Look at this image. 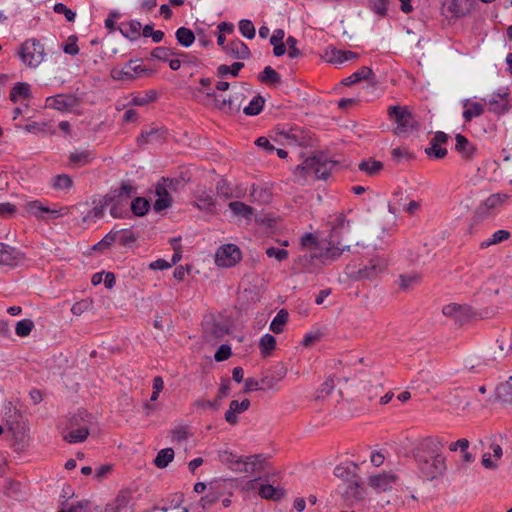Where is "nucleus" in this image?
<instances>
[{
	"label": "nucleus",
	"mask_w": 512,
	"mask_h": 512,
	"mask_svg": "<svg viewBox=\"0 0 512 512\" xmlns=\"http://www.w3.org/2000/svg\"><path fill=\"white\" fill-rule=\"evenodd\" d=\"M174 459V450L172 448H165L158 452L154 464L158 468H165Z\"/></svg>",
	"instance_id": "c03bdc74"
},
{
	"label": "nucleus",
	"mask_w": 512,
	"mask_h": 512,
	"mask_svg": "<svg viewBox=\"0 0 512 512\" xmlns=\"http://www.w3.org/2000/svg\"><path fill=\"white\" fill-rule=\"evenodd\" d=\"M172 55H180L171 48L159 46L152 50L151 57L160 61H168Z\"/></svg>",
	"instance_id": "603ef678"
},
{
	"label": "nucleus",
	"mask_w": 512,
	"mask_h": 512,
	"mask_svg": "<svg viewBox=\"0 0 512 512\" xmlns=\"http://www.w3.org/2000/svg\"><path fill=\"white\" fill-rule=\"evenodd\" d=\"M231 354H232L231 347L226 344H223L217 349V351L214 355V359L217 362H221V361L227 360L231 356Z\"/></svg>",
	"instance_id": "774afa93"
},
{
	"label": "nucleus",
	"mask_w": 512,
	"mask_h": 512,
	"mask_svg": "<svg viewBox=\"0 0 512 512\" xmlns=\"http://www.w3.org/2000/svg\"><path fill=\"white\" fill-rule=\"evenodd\" d=\"M275 347H276V339L274 336H272L271 334H265L261 337L260 343H259V348H260L261 354L264 357L269 356L271 354V352L275 349Z\"/></svg>",
	"instance_id": "a18cd8bd"
},
{
	"label": "nucleus",
	"mask_w": 512,
	"mask_h": 512,
	"mask_svg": "<svg viewBox=\"0 0 512 512\" xmlns=\"http://www.w3.org/2000/svg\"><path fill=\"white\" fill-rule=\"evenodd\" d=\"M246 96L243 92H235L228 99L216 100V108L229 115H235L241 110Z\"/></svg>",
	"instance_id": "9b49d317"
},
{
	"label": "nucleus",
	"mask_w": 512,
	"mask_h": 512,
	"mask_svg": "<svg viewBox=\"0 0 512 512\" xmlns=\"http://www.w3.org/2000/svg\"><path fill=\"white\" fill-rule=\"evenodd\" d=\"M319 249L322 251L321 257L324 260L334 261L341 256L343 251L349 249V245H344L342 239H339L338 243H332V237L321 241Z\"/></svg>",
	"instance_id": "f8f14e48"
},
{
	"label": "nucleus",
	"mask_w": 512,
	"mask_h": 512,
	"mask_svg": "<svg viewBox=\"0 0 512 512\" xmlns=\"http://www.w3.org/2000/svg\"><path fill=\"white\" fill-rule=\"evenodd\" d=\"M150 209V202L144 197H135L130 203V210L135 216H144Z\"/></svg>",
	"instance_id": "c9c22d12"
},
{
	"label": "nucleus",
	"mask_w": 512,
	"mask_h": 512,
	"mask_svg": "<svg viewBox=\"0 0 512 512\" xmlns=\"http://www.w3.org/2000/svg\"><path fill=\"white\" fill-rule=\"evenodd\" d=\"M229 333V328L225 323L210 321L205 323L204 334L208 341L220 340Z\"/></svg>",
	"instance_id": "aec40b11"
},
{
	"label": "nucleus",
	"mask_w": 512,
	"mask_h": 512,
	"mask_svg": "<svg viewBox=\"0 0 512 512\" xmlns=\"http://www.w3.org/2000/svg\"><path fill=\"white\" fill-rule=\"evenodd\" d=\"M357 469L358 465L355 463L341 464L335 467L334 475L347 482V489L345 491L347 495L361 499L364 491L360 484V478L356 474Z\"/></svg>",
	"instance_id": "20e7f679"
},
{
	"label": "nucleus",
	"mask_w": 512,
	"mask_h": 512,
	"mask_svg": "<svg viewBox=\"0 0 512 512\" xmlns=\"http://www.w3.org/2000/svg\"><path fill=\"white\" fill-rule=\"evenodd\" d=\"M464 111L462 116L465 122H471L473 118L479 117L484 113V106L478 102H470L466 100L464 103Z\"/></svg>",
	"instance_id": "c85d7f7f"
},
{
	"label": "nucleus",
	"mask_w": 512,
	"mask_h": 512,
	"mask_svg": "<svg viewBox=\"0 0 512 512\" xmlns=\"http://www.w3.org/2000/svg\"><path fill=\"white\" fill-rule=\"evenodd\" d=\"M388 266L385 257L373 255L371 257H362L353 259L345 267V274L353 281H366L377 278Z\"/></svg>",
	"instance_id": "f03ea898"
},
{
	"label": "nucleus",
	"mask_w": 512,
	"mask_h": 512,
	"mask_svg": "<svg viewBox=\"0 0 512 512\" xmlns=\"http://www.w3.org/2000/svg\"><path fill=\"white\" fill-rule=\"evenodd\" d=\"M349 232V221L344 214H339L332 222V228L329 237H332V243H338L342 235Z\"/></svg>",
	"instance_id": "412c9836"
},
{
	"label": "nucleus",
	"mask_w": 512,
	"mask_h": 512,
	"mask_svg": "<svg viewBox=\"0 0 512 512\" xmlns=\"http://www.w3.org/2000/svg\"><path fill=\"white\" fill-rule=\"evenodd\" d=\"M264 103V98L261 95H257L243 108V112L248 116L258 115L262 111Z\"/></svg>",
	"instance_id": "37998d69"
},
{
	"label": "nucleus",
	"mask_w": 512,
	"mask_h": 512,
	"mask_svg": "<svg viewBox=\"0 0 512 512\" xmlns=\"http://www.w3.org/2000/svg\"><path fill=\"white\" fill-rule=\"evenodd\" d=\"M157 93L154 90L148 91L144 96H135L130 101V105L133 106H144L149 103H152L156 100Z\"/></svg>",
	"instance_id": "864d4df0"
},
{
	"label": "nucleus",
	"mask_w": 512,
	"mask_h": 512,
	"mask_svg": "<svg viewBox=\"0 0 512 512\" xmlns=\"http://www.w3.org/2000/svg\"><path fill=\"white\" fill-rule=\"evenodd\" d=\"M510 198V195L506 193H495L490 195L484 202L483 206L486 210L494 209L501 204H503L506 200Z\"/></svg>",
	"instance_id": "de8ad7c7"
},
{
	"label": "nucleus",
	"mask_w": 512,
	"mask_h": 512,
	"mask_svg": "<svg viewBox=\"0 0 512 512\" xmlns=\"http://www.w3.org/2000/svg\"><path fill=\"white\" fill-rule=\"evenodd\" d=\"M239 31L248 39H253L256 33L253 23L247 19H243L239 22Z\"/></svg>",
	"instance_id": "13d9d810"
},
{
	"label": "nucleus",
	"mask_w": 512,
	"mask_h": 512,
	"mask_svg": "<svg viewBox=\"0 0 512 512\" xmlns=\"http://www.w3.org/2000/svg\"><path fill=\"white\" fill-rule=\"evenodd\" d=\"M397 478L395 474L384 472L370 476L369 485L377 492H385L392 488V484L396 482Z\"/></svg>",
	"instance_id": "f3484780"
},
{
	"label": "nucleus",
	"mask_w": 512,
	"mask_h": 512,
	"mask_svg": "<svg viewBox=\"0 0 512 512\" xmlns=\"http://www.w3.org/2000/svg\"><path fill=\"white\" fill-rule=\"evenodd\" d=\"M449 136L442 131H437L430 141V146L425 148V153L429 158L443 159L447 155V149L442 148L441 144H445Z\"/></svg>",
	"instance_id": "ddd939ff"
},
{
	"label": "nucleus",
	"mask_w": 512,
	"mask_h": 512,
	"mask_svg": "<svg viewBox=\"0 0 512 512\" xmlns=\"http://www.w3.org/2000/svg\"><path fill=\"white\" fill-rule=\"evenodd\" d=\"M258 80L266 85H276L281 82V76L271 66H266L258 75Z\"/></svg>",
	"instance_id": "72a5a7b5"
},
{
	"label": "nucleus",
	"mask_w": 512,
	"mask_h": 512,
	"mask_svg": "<svg viewBox=\"0 0 512 512\" xmlns=\"http://www.w3.org/2000/svg\"><path fill=\"white\" fill-rule=\"evenodd\" d=\"M242 258V252L234 244H226L218 248L215 254V262L219 267L235 266Z\"/></svg>",
	"instance_id": "1a4fd4ad"
},
{
	"label": "nucleus",
	"mask_w": 512,
	"mask_h": 512,
	"mask_svg": "<svg viewBox=\"0 0 512 512\" xmlns=\"http://www.w3.org/2000/svg\"><path fill=\"white\" fill-rule=\"evenodd\" d=\"M107 206L108 205L105 204V197H103V199L99 202V204L97 206H95L94 208H92L88 212V214L83 218V221L86 222L88 219H99V218L103 217L104 209Z\"/></svg>",
	"instance_id": "4d7b16f0"
},
{
	"label": "nucleus",
	"mask_w": 512,
	"mask_h": 512,
	"mask_svg": "<svg viewBox=\"0 0 512 512\" xmlns=\"http://www.w3.org/2000/svg\"><path fill=\"white\" fill-rule=\"evenodd\" d=\"M178 43L184 47H190L195 41V35L192 30L186 27H180L175 33Z\"/></svg>",
	"instance_id": "58836bf2"
},
{
	"label": "nucleus",
	"mask_w": 512,
	"mask_h": 512,
	"mask_svg": "<svg viewBox=\"0 0 512 512\" xmlns=\"http://www.w3.org/2000/svg\"><path fill=\"white\" fill-rule=\"evenodd\" d=\"M258 493L264 499L277 501L284 497L285 490L270 484H262L258 489Z\"/></svg>",
	"instance_id": "7c9ffc66"
},
{
	"label": "nucleus",
	"mask_w": 512,
	"mask_h": 512,
	"mask_svg": "<svg viewBox=\"0 0 512 512\" xmlns=\"http://www.w3.org/2000/svg\"><path fill=\"white\" fill-rule=\"evenodd\" d=\"M18 55L24 64L36 68L44 59V45L37 39H27L22 43Z\"/></svg>",
	"instance_id": "423d86ee"
},
{
	"label": "nucleus",
	"mask_w": 512,
	"mask_h": 512,
	"mask_svg": "<svg viewBox=\"0 0 512 512\" xmlns=\"http://www.w3.org/2000/svg\"><path fill=\"white\" fill-rule=\"evenodd\" d=\"M130 502V493L121 491L111 503L106 505L103 512H125L129 508Z\"/></svg>",
	"instance_id": "5701e85b"
},
{
	"label": "nucleus",
	"mask_w": 512,
	"mask_h": 512,
	"mask_svg": "<svg viewBox=\"0 0 512 512\" xmlns=\"http://www.w3.org/2000/svg\"><path fill=\"white\" fill-rule=\"evenodd\" d=\"M289 314L286 310L281 309L270 324V330L275 334H280L284 331V326L288 322Z\"/></svg>",
	"instance_id": "e433bc0d"
},
{
	"label": "nucleus",
	"mask_w": 512,
	"mask_h": 512,
	"mask_svg": "<svg viewBox=\"0 0 512 512\" xmlns=\"http://www.w3.org/2000/svg\"><path fill=\"white\" fill-rule=\"evenodd\" d=\"M94 158L95 155L91 150H76L69 154L67 167L72 169L84 167L90 164Z\"/></svg>",
	"instance_id": "6ab92c4d"
},
{
	"label": "nucleus",
	"mask_w": 512,
	"mask_h": 512,
	"mask_svg": "<svg viewBox=\"0 0 512 512\" xmlns=\"http://www.w3.org/2000/svg\"><path fill=\"white\" fill-rule=\"evenodd\" d=\"M33 328L34 323L31 319H23L17 322L15 333L20 337H26L31 333Z\"/></svg>",
	"instance_id": "5fc2aeb1"
},
{
	"label": "nucleus",
	"mask_w": 512,
	"mask_h": 512,
	"mask_svg": "<svg viewBox=\"0 0 512 512\" xmlns=\"http://www.w3.org/2000/svg\"><path fill=\"white\" fill-rule=\"evenodd\" d=\"M155 195L157 196L153 208L156 212H161L172 205V197L169 189L159 180L155 185Z\"/></svg>",
	"instance_id": "dca6fc26"
},
{
	"label": "nucleus",
	"mask_w": 512,
	"mask_h": 512,
	"mask_svg": "<svg viewBox=\"0 0 512 512\" xmlns=\"http://www.w3.org/2000/svg\"><path fill=\"white\" fill-rule=\"evenodd\" d=\"M444 442L437 436H428L419 440L412 449L418 470L426 480L442 476L447 469L446 457L442 450Z\"/></svg>",
	"instance_id": "f257e3e1"
},
{
	"label": "nucleus",
	"mask_w": 512,
	"mask_h": 512,
	"mask_svg": "<svg viewBox=\"0 0 512 512\" xmlns=\"http://www.w3.org/2000/svg\"><path fill=\"white\" fill-rule=\"evenodd\" d=\"M25 260L23 252L15 247L0 242V265L16 267Z\"/></svg>",
	"instance_id": "9d476101"
},
{
	"label": "nucleus",
	"mask_w": 512,
	"mask_h": 512,
	"mask_svg": "<svg viewBox=\"0 0 512 512\" xmlns=\"http://www.w3.org/2000/svg\"><path fill=\"white\" fill-rule=\"evenodd\" d=\"M510 237V233L507 230H498L492 234V236L486 240L483 241L480 244L481 248H487L491 245L498 244L503 242L504 240H507Z\"/></svg>",
	"instance_id": "3c124183"
},
{
	"label": "nucleus",
	"mask_w": 512,
	"mask_h": 512,
	"mask_svg": "<svg viewBox=\"0 0 512 512\" xmlns=\"http://www.w3.org/2000/svg\"><path fill=\"white\" fill-rule=\"evenodd\" d=\"M363 80L375 82V74L372 69L367 66H362L356 72L343 79L342 84L345 86H351Z\"/></svg>",
	"instance_id": "b1692460"
},
{
	"label": "nucleus",
	"mask_w": 512,
	"mask_h": 512,
	"mask_svg": "<svg viewBox=\"0 0 512 512\" xmlns=\"http://www.w3.org/2000/svg\"><path fill=\"white\" fill-rule=\"evenodd\" d=\"M265 253L269 258H275L279 262L286 260L289 256L287 250L277 247H269L266 249Z\"/></svg>",
	"instance_id": "052dcab7"
},
{
	"label": "nucleus",
	"mask_w": 512,
	"mask_h": 512,
	"mask_svg": "<svg viewBox=\"0 0 512 512\" xmlns=\"http://www.w3.org/2000/svg\"><path fill=\"white\" fill-rule=\"evenodd\" d=\"M266 459L261 454L246 457L247 472L254 473L261 472L264 469Z\"/></svg>",
	"instance_id": "4c0bfd02"
},
{
	"label": "nucleus",
	"mask_w": 512,
	"mask_h": 512,
	"mask_svg": "<svg viewBox=\"0 0 512 512\" xmlns=\"http://www.w3.org/2000/svg\"><path fill=\"white\" fill-rule=\"evenodd\" d=\"M137 193L136 188L123 182L119 188L112 189L105 197V204L110 206V215L113 218H125L129 215V200Z\"/></svg>",
	"instance_id": "7ed1b4c3"
},
{
	"label": "nucleus",
	"mask_w": 512,
	"mask_h": 512,
	"mask_svg": "<svg viewBox=\"0 0 512 512\" xmlns=\"http://www.w3.org/2000/svg\"><path fill=\"white\" fill-rule=\"evenodd\" d=\"M301 245L303 247L319 249V246L321 245V242H318L316 236L313 235L312 233H306L301 238Z\"/></svg>",
	"instance_id": "0e129e2a"
},
{
	"label": "nucleus",
	"mask_w": 512,
	"mask_h": 512,
	"mask_svg": "<svg viewBox=\"0 0 512 512\" xmlns=\"http://www.w3.org/2000/svg\"><path fill=\"white\" fill-rule=\"evenodd\" d=\"M217 194L225 199L232 197L231 188L226 180H220L216 185Z\"/></svg>",
	"instance_id": "338daca9"
},
{
	"label": "nucleus",
	"mask_w": 512,
	"mask_h": 512,
	"mask_svg": "<svg viewBox=\"0 0 512 512\" xmlns=\"http://www.w3.org/2000/svg\"><path fill=\"white\" fill-rule=\"evenodd\" d=\"M250 407L249 399H244L239 402L237 400H232L229 405V409L225 413V420L231 424L235 425L238 422L237 414L243 413L248 410Z\"/></svg>",
	"instance_id": "4be33fe9"
},
{
	"label": "nucleus",
	"mask_w": 512,
	"mask_h": 512,
	"mask_svg": "<svg viewBox=\"0 0 512 512\" xmlns=\"http://www.w3.org/2000/svg\"><path fill=\"white\" fill-rule=\"evenodd\" d=\"M470 311V307L458 304H449L443 307V314L448 317L459 319L462 315H466Z\"/></svg>",
	"instance_id": "49530a36"
},
{
	"label": "nucleus",
	"mask_w": 512,
	"mask_h": 512,
	"mask_svg": "<svg viewBox=\"0 0 512 512\" xmlns=\"http://www.w3.org/2000/svg\"><path fill=\"white\" fill-rule=\"evenodd\" d=\"M358 168L369 176H375L383 169V163L370 158L368 160L361 161Z\"/></svg>",
	"instance_id": "f704fd0d"
},
{
	"label": "nucleus",
	"mask_w": 512,
	"mask_h": 512,
	"mask_svg": "<svg viewBox=\"0 0 512 512\" xmlns=\"http://www.w3.org/2000/svg\"><path fill=\"white\" fill-rule=\"evenodd\" d=\"M496 397L505 404L512 405V377L504 383H500L496 387Z\"/></svg>",
	"instance_id": "2f4dec72"
},
{
	"label": "nucleus",
	"mask_w": 512,
	"mask_h": 512,
	"mask_svg": "<svg viewBox=\"0 0 512 512\" xmlns=\"http://www.w3.org/2000/svg\"><path fill=\"white\" fill-rule=\"evenodd\" d=\"M118 29L124 37L130 40H137L141 35L142 25L139 21L131 20L121 22Z\"/></svg>",
	"instance_id": "cd10ccee"
},
{
	"label": "nucleus",
	"mask_w": 512,
	"mask_h": 512,
	"mask_svg": "<svg viewBox=\"0 0 512 512\" xmlns=\"http://www.w3.org/2000/svg\"><path fill=\"white\" fill-rule=\"evenodd\" d=\"M85 416H87V413L79 412L70 419L71 430L63 437L66 442L79 443L86 440L89 435V428Z\"/></svg>",
	"instance_id": "6e6552de"
},
{
	"label": "nucleus",
	"mask_w": 512,
	"mask_h": 512,
	"mask_svg": "<svg viewBox=\"0 0 512 512\" xmlns=\"http://www.w3.org/2000/svg\"><path fill=\"white\" fill-rule=\"evenodd\" d=\"M399 281L400 288L403 291H408L420 282V275L416 273L402 274L399 276Z\"/></svg>",
	"instance_id": "8fccbe9b"
},
{
	"label": "nucleus",
	"mask_w": 512,
	"mask_h": 512,
	"mask_svg": "<svg viewBox=\"0 0 512 512\" xmlns=\"http://www.w3.org/2000/svg\"><path fill=\"white\" fill-rule=\"evenodd\" d=\"M88 504V500L78 501L71 504L69 507H65V505L62 504V507L58 512H83V510H87Z\"/></svg>",
	"instance_id": "680f3d73"
},
{
	"label": "nucleus",
	"mask_w": 512,
	"mask_h": 512,
	"mask_svg": "<svg viewBox=\"0 0 512 512\" xmlns=\"http://www.w3.org/2000/svg\"><path fill=\"white\" fill-rule=\"evenodd\" d=\"M223 50L231 57L236 59H249L251 51L249 47L240 39H234L223 46Z\"/></svg>",
	"instance_id": "a211bd4d"
},
{
	"label": "nucleus",
	"mask_w": 512,
	"mask_h": 512,
	"mask_svg": "<svg viewBox=\"0 0 512 512\" xmlns=\"http://www.w3.org/2000/svg\"><path fill=\"white\" fill-rule=\"evenodd\" d=\"M195 206L200 210L211 212L215 207V201L210 193L203 191L197 196Z\"/></svg>",
	"instance_id": "a19ab883"
},
{
	"label": "nucleus",
	"mask_w": 512,
	"mask_h": 512,
	"mask_svg": "<svg viewBox=\"0 0 512 512\" xmlns=\"http://www.w3.org/2000/svg\"><path fill=\"white\" fill-rule=\"evenodd\" d=\"M72 186L73 180L67 174H59L52 178V187L56 190H69Z\"/></svg>",
	"instance_id": "09e8293b"
},
{
	"label": "nucleus",
	"mask_w": 512,
	"mask_h": 512,
	"mask_svg": "<svg viewBox=\"0 0 512 512\" xmlns=\"http://www.w3.org/2000/svg\"><path fill=\"white\" fill-rule=\"evenodd\" d=\"M47 101H50L49 105L51 107L60 111H66L73 107L75 99L72 96L59 94L48 98Z\"/></svg>",
	"instance_id": "c756f323"
},
{
	"label": "nucleus",
	"mask_w": 512,
	"mask_h": 512,
	"mask_svg": "<svg viewBox=\"0 0 512 512\" xmlns=\"http://www.w3.org/2000/svg\"><path fill=\"white\" fill-rule=\"evenodd\" d=\"M455 140V150L459 152L464 159L471 160L477 148L462 134H457Z\"/></svg>",
	"instance_id": "393cba45"
},
{
	"label": "nucleus",
	"mask_w": 512,
	"mask_h": 512,
	"mask_svg": "<svg viewBox=\"0 0 512 512\" xmlns=\"http://www.w3.org/2000/svg\"><path fill=\"white\" fill-rule=\"evenodd\" d=\"M26 209L29 213L37 218H42V213L49 211V207L43 206L40 201H31L26 205Z\"/></svg>",
	"instance_id": "bf43d9fd"
},
{
	"label": "nucleus",
	"mask_w": 512,
	"mask_h": 512,
	"mask_svg": "<svg viewBox=\"0 0 512 512\" xmlns=\"http://www.w3.org/2000/svg\"><path fill=\"white\" fill-rule=\"evenodd\" d=\"M243 67V62H234L231 66L222 64L217 67L216 75L220 78H223L228 74H231L233 77H237Z\"/></svg>",
	"instance_id": "ea45409f"
},
{
	"label": "nucleus",
	"mask_w": 512,
	"mask_h": 512,
	"mask_svg": "<svg viewBox=\"0 0 512 512\" xmlns=\"http://www.w3.org/2000/svg\"><path fill=\"white\" fill-rule=\"evenodd\" d=\"M327 61L332 64H342L346 61H351L358 58V54L349 50L331 49L326 53Z\"/></svg>",
	"instance_id": "bb28decb"
},
{
	"label": "nucleus",
	"mask_w": 512,
	"mask_h": 512,
	"mask_svg": "<svg viewBox=\"0 0 512 512\" xmlns=\"http://www.w3.org/2000/svg\"><path fill=\"white\" fill-rule=\"evenodd\" d=\"M117 239L121 245L126 246L134 243L137 237L130 230H122L121 234L119 236L117 235Z\"/></svg>",
	"instance_id": "69168bd1"
},
{
	"label": "nucleus",
	"mask_w": 512,
	"mask_h": 512,
	"mask_svg": "<svg viewBox=\"0 0 512 512\" xmlns=\"http://www.w3.org/2000/svg\"><path fill=\"white\" fill-rule=\"evenodd\" d=\"M388 117L396 123L394 133L402 135L413 128L414 119L407 106L393 105L388 107Z\"/></svg>",
	"instance_id": "0eeeda50"
},
{
	"label": "nucleus",
	"mask_w": 512,
	"mask_h": 512,
	"mask_svg": "<svg viewBox=\"0 0 512 512\" xmlns=\"http://www.w3.org/2000/svg\"><path fill=\"white\" fill-rule=\"evenodd\" d=\"M335 162L322 159V157H309L297 169H301L305 176L313 175L316 179L327 180Z\"/></svg>",
	"instance_id": "39448f33"
},
{
	"label": "nucleus",
	"mask_w": 512,
	"mask_h": 512,
	"mask_svg": "<svg viewBox=\"0 0 512 512\" xmlns=\"http://www.w3.org/2000/svg\"><path fill=\"white\" fill-rule=\"evenodd\" d=\"M488 105L489 111L497 115H503L512 108L509 93L506 91L493 94L492 98L488 101Z\"/></svg>",
	"instance_id": "4468645a"
},
{
	"label": "nucleus",
	"mask_w": 512,
	"mask_h": 512,
	"mask_svg": "<svg viewBox=\"0 0 512 512\" xmlns=\"http://www.w3.org/2000/svg\"><path fill=\"white\" fill-rule=\"evenodd\" d=\"M138 60H129L123 68L114 67L110 71V76L113 80L116 81H133L137 79V75L133 73L130 68H132V64L137 63Z\"/></svg>",
	"instance_id": "a878e982"
},
{
	"label": "nucleus",
	"mask_w": 512,
	"mask_h": 512,
	"mask_svg": "<svg viewBox=\"0 0 512 512\" xmlns=\"http://www.w3.org/2000/svg\"><path fill=\"white\" fill-rule=\"evenodd\" d=\"M297 39L293 36H288L286 39V46L288 47V56L290 58H297L301 55V51L296 47Z\"/></svg>",
	"instance_id": "e2e57ef3"
},
{
	"label": "nucleus",
	"mask_w": 512,
	"mask_h": 512,
	"mask_svg": "<svg viewBox=\"0 0 512 512\" xmlns=\"http://www.w3.org/2000/svg\"><path fill=\"white\" fill-rule=\"evenodd\" d=\"M31 96L30 85L25 82L16 83L10 91V100L13 103L18 102L20 98L27 99Z\"/></svg>",
	"instance_id": "473e14b6"
},
{
	"label": "nucleus",
	"mask_w": 512,
	"mask_h": 512,
	"mask_svg": "<svg viewBox=\"0 0 512 512\" xmlns=\"http://www.w3.org/2000/svg\"><path fill=\"white\" fill-rule=\"evenodd\" d=\"M167 130L164 127H150L143 129L137 137L136 142L139 146H144L149 143L161 142L165 139Z\"/></svg>",
	"instance_id": "2eb2a0df"
},
{
	"label": "nucleus",
	"mask_w": 512,
	"mask_h": 512,
	"mask_svg": "<svg viewBox=\"0 0 512 512\" xmlns=\"http://www.w3.org/2000/svg\"><path fill=\"white\" fill-rule=\"evenodd\" d=\"M229 208L233 211V213L237 216L244 217L246 219H250L253 215V208L244 202L233 201L229 203Z\"/></svg>",
	"instance_id": "79ce46f5"
},
{
	"label": "nucleus",
	"mask_w": 512,
	"mask_h": 512,
	"mask_svg": "<svg viewBox=\"0 0 512 512\" xmlns=\"http://www.w3.org/2000/svg\"><path fill=\"white\" fill-rule=\"evenodd\" d=\"M119 232L110 231L104 238L93 246V250H104L109 248L116 240Z\"/></svg>",
	"instance_id": "6e6d98bb"
}]
</instances>
